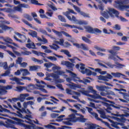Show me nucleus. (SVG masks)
Returning a JSON list of instances; mask_svg holds the SVG:
<instances>
[{
	"label": "nucleus",
	"mask_w": 129,
	"mask_h": 129,
	"mask_svg": "<svg viewBox=\"0 0 129 129\" xmlns=\"http://www.w3.org/2000/svg\"><path fill=\"white\" fill-rule=\"evenodd\" d=\"M111 75L107 73L106 76L100 75L98 76V79L99 80H103V81L108 82L109 80H111L113 77L117 78H120V76H123V77H125V75L118 72L111 73Z\"/></svg>",
	"instance_id": "1"
},
{
	"label": "nucleus",
	"mask_w": 129,
	"mask_h": 129,
	"mask_svg": "<svg viewBox=\"0 0 129 129\" xmlns=\"http://www.w3.org/2000/svg\"><path fill=\"white\" fill-rule=\"evenodd\" d=\"M69 118H66V120L68 121L63 122L64 124H66L67 125H71V122H77V121H80L81 122H86V118L80 117H78L77 118L74 114H71L69 115Z\"/></svg>",
	"instance_id": "2"
},
{
	"label": "nucleus",
	"mask_w": 129,
	"mask_h": 129,
	"mask_svg": "<svg viewBox=\"0 0 129 129\" xmlns=\"http://www.w3.org/2000/svg\"><path fill=\"white\" fill-rule=\"evenodd\" d=\"M113 14L115 15L116 18H118L119 12L113 8H109L108 11H107V12L104 11L102 13L101 15L103 16L105 19H109V16L111 18H114Z\"/></svg>",
	"instance_id": "3"
},
{
	"label": "nucleus",
	"mask_w": 129,
	"mask_h": 129,
	"mask_svg": "<svg viewBox=\"0 0 129 129\" xmlns=\"http://www.w3.org/2000/svg\"><path fill=\"white\" fill-rule=\"evenodd\" d=\"M12 119L11 120L10 119H8V122L9 123H11V124H20V125H22V126H24V127H26L27 128H29V125L22 123L23 122V120L17 118L16 117H11ZM15 120V121H14Z\"/></svg>",
	"instance_id": "4"
},
{
	"label": "nucleus",
	"mask_w": 129,
	"mask_h": 129,
	"mask_svg": "<svg viewBox=\"0 0 129 129\" xmlns=\"http://www.w3.org/2000/svg\"><path fill=\"white\" fill-rule=\"evenodd\" d=\"M27 113V110L26 108H22L20 109L16 112V113L12 112V114H13L14 116H17V117H20V118H25V119H29V117H31V116L28 115H26V116L23 115L21 113Z\"/></svg>",
	"instance_id": "5"
},
{
	"label": "nucleus",
	"mask_w": 129,
	"mask_h": 129,
	"mask_svg": "<svg viewBox=\"0 0 129 129\" xmlns=\"http://www.w3.org/2000/svg\"><path fill=\"white\" fill-rule=\"evenodd\" d=\"M86 32L89 34H101V30L97 28H93L90 26H87L85 27Z\"/></svg>",
	"instance_id": "6"
},
{
	"label": "nucleus",
	"mask_w": 129,
	"mask_h": 129,
	"mask_svg": "<svg viewBox=\"0 0 129 129\" xmlns=\"http://www.w3.org/2000/svg\"><path fill=\"white\" fill-rule=\"evenodd\" d=\"M115 4L118 5V9L120 11L123 12L125 9H129V5H123L124 4V2L121 1V0H117L115 1Z\"/></svg>",
	"instance_id": "7"
},
{
	"label": "nucleus",
	"mask_w": 129,
	"mask_h": 129,
	"mask_svg": "<svg viewBox=\"0 0 129 129\" xmlns=\"http://www.w3.org/2000/svg\"><path fill=\"white\" fill-rule=\"evenodd\" d=\"M53 65L54 64L52 62L45 63L44 64V66L45 67H46V68H47L46 70L48 72H52V70L54 71L55 70H60V69H61V68L60 67H57V66L53 67L52 68V70H50L48 69V68H50V67H52V66H53Z\"/></svg>",
	"instance_id": "8"
},
{
	"label": "nucleus",
	"mask_w": 129,
	"mask_h": 129,
	"mask_svg": "<svg viewBox=\"0 0 129 129\" xmlns=\"http://www.w3.org/2000/svg\"><path fill=\"white\" fill-rule=\"evenodd\" d=\"M114 89L116 91H118L119 92H118L119 94L122 95V96H123V99H127V100H129L128 93H124V92H126V89H122V88H120V89L114 88ZM121 91H123V92H122Z\"/></svg>",
	"instance_id": "9"
},
{
	"label": "nucleus",
	"mask_w": 129,
	"mask_h": 129,
	"mask_svg": "<svg viewBox=\"0 0 129 129\" xmlns=\"http://www.w3.org/2000/svg\"><path fill=\"white\" fill-rule=\"evenodd\" d=\"M105 65H107V66H108V67H109V68H111V69H112L113 68H121V67H123L124 66V65L119 63L117 62H115V64H111V63H110V62H105Z\"/></svg>",
	"instance_id": "10"
},
{
	"label": "nucleus",
	"mask_w": 129,
	"mask_h": 129,
	"mask_svg": "<svg viewBox=\"0 0 129 129\" xmlns=\"http://www.w3.org/2000/svg\"><path fill=\"white\" fill-rule=\"evenodd\" d=\"M72 6H73V8L75 9V11L77 12L79 14H80L81 16H83V17H84V18H90L89 15L88 14H87L84 12L81 11V10L79 7L74 5V4H72Z\"/></svg>",
	"instance_id": "11"
},
{
	"label": "nucleus",
	"mask_w": 129,
	"mask_h": 129,
	"mask_svg": "<svg viewBox=\"0 0 129 129\" xmlns=\"http://www.w3.org/2000/svg\"><path fill=\"white\" fill-rule=\"evenodd\" d=\"M15 11L20 12V13H23V9H22L21 4L18 5L17 7H14L13 10L11 8H7L6 10L7 13H13L15 12Z\"/></svg>",
	"instance_id": "12"
},
{
	"label": "nucleus",
	"mask_w": 129,
	"mask_h": 129,
	"mask_svg": "<svg viewBox=\"0 0 129 129\" xmlns=\"http://www.w3.org/2000/svg\"><path fill=\"white\" fill-rule=\"evenodd\" d=\"M73 45L77 47V48H78V49H82V50L84 51H88L89 50V48L86 46V44L84 43L79 44L78 43H73Z\"/></svg>",
	"instance_id": "13"
},
{
	"label": "nucleus",
	"mask_w": 129,
	"mask_h": 129,
	"mask_svg": "<svg viewBox=\"0 0 129 129\" xmlns=\"http://www.w3.org/2000/svg\"><path fill=\"white\" fill-rule=\"evenodd\" d=\"M108 52L110 53V54H111L108 55V59H110V60H113V61L116 62V61H117V59H116V58L114 57V56H115V55L117 54L116 52L114 51L113 50L111 49L108 50Z\"/></svg>",
	"instance_id": "14"
},
{
	"label": "nucleus",
	"mask_w": 129,
	"mask_h": 129,
	"mask_svg": "<svg viewBox=\"0 0 129 129\" xmlns=\"http://www.w3.org/2000/svg\"><path fill=\"white\" fill-rule=\"evenodd\" d=\"M52 31L53 33H54V34H56L58 37H61L62 34H63V35L66 36V37H68V38H71L72 37L71 36V35L68 34V33L65 31H61V32L57 31L54 29H52Z\"/></svg>",
	"instance_id": "15"
},
{
	"label": "nucleus",
	"mask_w": 129,
	"mask_h": 129,
	"mask_svg": "<svg viewBox=\"0 0 129 129\" xmlns=\"http://www.w3.org/2000/svg\"><path fill=\"white\" fill-rule=\"evenodd\" d=\"M62 64V65L66 66L67 68H68L71 71H73V68L74 66H75L74 63L71 62L69 61H64Z\"/></svg>",
	"instance_id": "16"
},
{
	"label": "nucleus",
	"mask_w": 129,
	"mask_h": 129,
	"mask_svg": "<svg viewBox=\"0 0 129 129\" xmlns=\"http://www.w3.org/2000/svg\"><path fill=\"white\" fill-rule=\"evenodd\" d=\"M86 109H87L88 112H89V113L92 114V115H93V116H94L95 117V118H96V119H97V120H99V121H102V119L98 117V114H97V113L91 112L93 110V109H92V108H90L89 107H86Z\"/></svg>",
	"instance_id": "17"
},
{
	"label": "nucleus",
	"mask_w": 129,
	"mask_h": 129,
	"mask_svg": "<svg viewBox=\"0 0 129 129\" xmlns=\"http://www.w3.org/2000/svg\"><path fill=\"white\" fill-rule=\"evenodd\" d=\"M100 95H101V96H106V95H112L113 96H115V94L112 91L105 90V89H104V91H103V92L100 93Z\"/></svg>",
	"instance_id": "18"
},
{
	"label": "nucleus",
	"mask_w": 129,
	"mask_h": 129,
	"mask_svg": "<svg viewBox=\"0 0 129 129\" xmlns=\"http://www.w3.org/2000/svg\"><path fill=\"white\" fill-rule=\"evenodd\" d=\"M109 121H110V122H111V123H112L111 126L113 127H114L115 128L119 129V126H118V125H123V123H118L117 122H114V121H113L111 119H109Z\"/></svg>",
	"instance_id": "19"
},
{
	"label": "nucleus",
	"mask_w": 129,
	"mask_h": 129,
	"mask_svg": "<svg viewBox=\"0 0 129 129\" xmlns=\"http://www.w3.org/2000/svg\"><path fill=\"white\" fill-rule=\"evenodd\" d=\"M63 27H66V28H71V29H78V30H81V31H83V28L81 27H78L76 25H71L70 24H68L66 23H64V25H63Z\"/></svg>",
	"instance_id": "20"
},
{
	"label": "nucleus",
	"mask_w": 129,
	"mask_h": 129,
	"mask_svg": "<svg viewBox=\"0 0 129 129\" xmlns=\"http://www.w3.org/2000/svg\"><path fill=\"white\" fill-rule=\"evenodd\" d=\"M96 98V99H100L101 100H103V101H105L106 102H109V103H111L112 104H115V103L113 101L108 100L106 98L102 97L99 95H97Z\"/></svg>",
	"instance_id": "21"
},
{
	"label": "nucleus",
	"mask_w": 129,
	"mask_h": 129,
	"mask_svg": "<svg viewBox=\"0 0 129 129\" xmlns=\"http://www.w3.org/2000/svg\"><path fill=\"white\" fill-rule=\"evenodd\" d=\"M12 81H15L17 85H24L25 83L21 82L20 79L17 77L12 78L10 79Z\"/></svg>",
	"instance_id": "22"
},
{
	"label": "nucleus",
	"mask_w": 129,
	"mask_h": 129,
	"mask_svg": "<svg viewBox=\"0 0 129 129\" xmlns=\"http://www.w3.org/2000/svg\"><path fill=\"white\" fill-rule=\"evenodd\" d=\"M82 93L83 94V95H86V96H89V97H92V98H95L96 99V97H97V96L89 94V91H82Z\"/></svg>",
	"instance_id": "23"
},
{
	"label": "nucleus",
	"mask_w": 129,
	"mask_h": 129,
	"mask_svg": "<svg viewBox=\"0 0 129 129\" xmlns=\"http://www.w3.org/2000/svg\"><path fill=\"white\" fill-rule=\"evenodd\" d=\"M0 28L5 30V31H8L9 30H13V28L5 25L4 23L0 24Z\"/></svg>",
	"instance_id": "24"
},
{
	"label": "nucleus",
	"mask_w": 129,
	"mask_h": 129,
	"mask_svg": "<svg viewBox=\"0 0 129 129\" xmlns=\"http://www.w3.org/2000/svg\"><path fill=\"white\" fill-rule=\"evenodd\" d=\"M32 52L33 54H35V55H37V56H41L43 58H45V56H46V53L44 52H38L36 50H32Z\"/></svg>",
	"instance_id": "25"
},
{
	"label": "nucleus",
	"mask_w": 129,
	"mask_h": 129,
	"mask_svg": "<svg viewBox=\"0 0 129 129\" xmlns=\"http://www.w3.org/2000/svg\"><path fill=\"white\" fill-rule=\"evenodd\" d=\"M97 111L99 114H100V117L101 118H106V115H105V112L103 110H97Z\"/></svg>",
	"instance_id": "26"
},
{
	"label": "nucleus",
	"mask_w": 129,
	"mask_h": 129,
	"mask_svg": "<svg viewBox=\"0 0 129 129\" xmlns=\"http://www.w3.org/2000/svg\"><path fill=\"white\" fill-rule=\"evenodd\" d=\"M81 73L83 74H87L88 76H91L92 75V71L88 69H86L85 71H82Z\"/></svg>",
	"instance_id": "27"
},
{
	"label": "nucleus",
	"mask_w": 129,
	"mask_h": 129,
	"mask_svg": "<svg viewBox=\"0 0 129 129\" xmlns=\"http://www.w3.org/2000/svg\"><path fill=\"white\" fill-rule=\"evenodd\" d=\"M8 93V91L6 90L4 86L0 87V95H5Z\"/></svg>",
	"instance_id": "28"
},
{
	"label": "nucleus",
	"mask_w": 129,
	"mask_h": 129,
	"mask_svg": "<svg viewBox=\"0 0 129 129\" xmlns=\"http://www.w3.org/2000/svg\"><path fill=\"white\" fill-rule=\"evenodd\" d=\"M73 80L74 82H76V83H78V82H79V83H83L84 84V81L80 80V78L77 77V75Z\"/></svg>",
	"instance_id": "29"
},
{
	"label": "nucleus",
	"mask_w": 129,
	"mask_h": 129,
	"mask_svg": "<svg viewBox=\"0 0 129 129\" xmlns=\"http://www.w3.org/2000/svg\"><path fill=\"white\" fill-rule=\"evenodd\" d=\"M7 112L8 113H11L12 114V113L13 112H11L10 110H8V109H6L4 107H3V106L2 105H0V112Z\"/></svg>",
	"instance_id": "30"
},
{
	"label": "nucleus",
	"mask_w": 129,
	"mask_h": 129,
	"mask_svg": "<svg viewBox=\"0 0 129 129\" xmlns=\"http://www.w3.org/2000/svg\"><path fill=\"white\" fill-rule=\"evenodd\" d=\"M60 52L61 53H64V54H65V55L68 56V57H69V58H71L72 55L71 54H70V52H69V51L65 49H61L60 50Z\"/></svg>",
	"instance_id": "31"
},
{
	"label": "nucleus",
	"mask_w": 129,
	"mask_h": 129,
	"mask_svg": "<svg viewBox=\"0 0 129 129\" xmlns=\"http://www.w3.org/2000/svg\"><path fill=\"white\" fill-rule=\"evenodd\" d=\"M49 47H50V48H51V49L55 50V51H57L58 50V49H60V46H59V45H58L55 43H53L52 45H49Z\"/></svg>",
	"instance_id": "32"
},
{
	"label": "nucleus",
	"mask_w": 129,
	"mask_h": 129,
	"mask_svg": "<svg viewBox=\"0 0 129 129\" xmlns=\"http://www.w3.org/2000/svg\"><path fill=\"white\" fill-rule=\"evenodd\" d=\"M26 46L28 49H35V47H36V45H35V43H27L26 44Z\"/></svg>",
	"instance_id": "33"
},
{
	"label": "nucleus",
	"mask_w": 129,
	"mask_h": 129,
	"mask_svg": "<svg viewBox=\"0 0 129 129\" xmlns=\"http://www.w3.org/2000/svg\"><path fill=\"white\" fill-rule=\"evenodd\" d=\"M82 39L83 40V41H84V42H85V43H87L88 44H91L92 43L90 39L87 38V37L85 36H82Z\"/></svg>",
	"instance_id": "34"
},
{
	"label": "nucleus",
	"mask_w": 129,
	"mask_h": 129,
	"mask_svg": "<svg viewBox=\"0 0 129 129\" xmlns=\"http://www.w3.org/2000/svg\"><path fill=\"white\" fill-rule=\"evenodd\" d=\"M24 72V73L22 74L23 76H27L28 74H30V72H29V71L26 69H20V72Z\"/></svg>",
	"instance_id": "35"
},
{
	"label": "nucleus",
	"mask_w": 129,
	"mask_h": 129,
	"mask_svg": "<svg viewBox=\"0 0 129 129\" xmlns=\"http://www.w3.org/2000/svg\"><path fill=\"white\" fill-rule=\"evenodd\" d=\"M23 17L24 18H25V19H27L28 21H33V18L32 17V16H31L29 14H25L23 15Z\"/></svg>",
	"instance_id": "36"
},
{
	"label": "nucleus",
	"mask_w": 129,
	"mask_h": 129,
	"mask_svg": "<svg viewBox=\"0 0 129 129\" xmlns=\"http://www.w3.org/2000/svg\"><path fill=\"white\" fill-rule=\"evenodd\" d=\"M21 54L23 55V56H30V55H32V52L27 50H24V51H22Z\"/></svg>",
	"instance_id": "37"
},
{
	"label": "nucleus",
	"mask_w": 129,
	"mask_h": 129,
	"mask_svg": "<svg viewBox=\"0 0 129 129\" xmlns=\"http://www.w3.org/2000/svg\"><path fill=\"white\" fill-rule=\"evenodd\" d=\"M96 88L98 91H101V92H102L103 91H104V89L106 88V86L102 87L97 85L96 86Z\"/></svg>",
	"instance_id": "38"
},
{
	"label": "nucleus",
	"mask_w": 129,
	"mask_h": 129,
	"mask_svg": "<svg viewBox=\"0 0 129 129\" xmlns=\"http://www.w3.org/2000/svg\"><path fill=\"white\" fill-rule=\"evenodd\" d=\"M10 74H11V70L8 69V70H7L5 72V73L1 75L0 78H1V76H2L3 77H6V76H9V75H10Z\"/></svg>",
	"instance_id": "39"
},
{
	"label": "nucleus",
	"mask_w": 129,
	"mask_h": 129,
	"mask_svg": "<svg viewBox=\"0 0 129 129\" xmlns=\"http://www.w3.org/2000/svg\"><path fill=\"white\" fill-rule=\"evenodd\" d=\"M32 60L34 62H37L38 64H43L44 63V61H43V60H42V59L39 60L35 57H32Z\"/></svg>",
	"instance_id": "40"
},
{
	"label": "nucleus",
	"mask_w": 129,
	"mask_h": 129,
	"mask_svg": "<svg viewBox=\"0 0 129 129\" xmlns=\"http://www.w3.org/2000/svg\"><path fill=\"white\" fill-rule=\"evenodd\" d=\"M109 31L110 32H107V29H106L105 28L103 29V33H104V34H107V35H110L111 33V34H116V33L113 32V31H112L111 29L109 30Z\"/></svg>",
	"instance_id": "41"
},
{
	"label": "nucleus",
	"mask_w": 129,
	"mask_h": 129,
	"mask_svg": "<svg viewBox=\"0 0 129 129\" xmlns=\"http://www.w3.org/2000/svg\"><path fill=\"white\" fill-rule=\"evenodd\" d=\"M28 34L30 35V36L33 37V38H37L38 35L37 32L34 31H32L31 32H29Z\"/></svg>",
	"instance_id": "42"
},
{
	"label": "nucleus",
	"mask_w": 129,
	"mask_h": 129,
	"mask_svg": "<svg viewBox=\"0 0 129 129\" xmlns=\"http://www.w3.org/2000/svg\"><path fill=\"white\" fill-rule=\"evenodd\" d=\"M58 18L60 22H62V23H66L67 21L66 19H65V17L64 16H61V15H58Z\"/></svg>",
	"instance_id": "43"
},
{
	"label": "nucleus",
	"mask_w": 129,
	"mask_h": 129,
	"mask_svg": "<svg viewBox=\"0 0 129 129\" xmlns=\"http://www.w3.org/2000/svg\"><path fill=\"white\" fill-rule=\"evenodd\" d=\"M112 107H114V108H115L116 109H117L118 110H121L122 108H124V107L122 106H120L119 105H117L116 106L113 104Z\"/></svg>",
	"instance_id": "44"
},
{
	"label": "nucleus",
	"mask_w": 129,
	"mask_h": 129,
	"mask_svg": "<svg viewBox=\"0 0 129 129\" xmlns=\"http://www.w3.org/2000/svg\"><path fill=\"white\" fill-rule=\"evenodd\" d=\"M54 43H56V44H58L60 46H64V39H60V41H54Z\"/></svg>",
	"instance_id": "45"
},
{
	"label": "nucleus",
	"mask_w": 129,
	"mask_h": 129,
	"mask_svg": "<svg viewBox=\"0 0 129 129\" xmlns=\"http://www.w3.org/2000/svg\"><path fill=\"white\" fill-rule=\"evenodd\" d=\"M22 22L25 24V25H27L29 27H30V28H32L33 25L31 23H29V22L28 21L25 20V19H22Z\"/></svg>",
	"instance_id": "46"
},
{
	"label": "nucleus",
	"mask_w": 129,
	"mask_h": 129,
	"mask_svg": "<svg viewBox=\"0 0 129 129\" xmlns=\"http://www.w3.org/2000/svg\"><path fill=\"white\" fill-rule=\"evenodd\" d=\"M4 42H6V43H8L9 44H12V42H13V40L9 37L4 39Z\"/></svg>",
	"instance_id": "47"
},
{
	"label": "nucleus",
	"mask_w": 129,
	"mask_h": 129,
	"mask_svg": "<svg viewBox=\"0 0 129 129\" xmlns=\"http://www.w3.org/2000/svg\"><path fill=\"white\" fill-rule=\"evenodd\" d=\"M67 72L68 73H70V74H71L72 77H73V80L75 78V77L77 75L76 74H75L74 73L72 72V71H71L70 70H67Z\"/></svg>",
	"instance_id": "48"
},
{
	"label": "nucleus",
	"mask_w": 129,
	"mask_h": 129,
	"mask_svg": "<svg viewBox=\"0 0 129 129\" xmlns=\"http://www.w3.org/2000/svg\"><path fill=\"white\" fill-rule=\"evenodd\" d=\"M44 127L48 129H56V127L55 126H53L51 124L45 125H44Z\"/></svg>",
	"instance_id": "49"
},
{
	"label": "nucleus",
	"mask_w": 129,
	"mask_h": 129,
	"mask_svg": "<svg viewBox=\"0 0 129 129\" xmlns=\"http://www.w3.org/2000/svg\"><path fill=\"white\" fill-rule=\"evenodd\" d=\"M94 48L98 51H100L101 52H105V51H106V50L105 49L101 48L97 46H95Z\"/></svg>",
	"instance_id": "50"
},
{
	"label": "nucleus",
	"mask_w": 129,
	"mask_h": 129,
	"mask_svg": "<svg viewBox=\"0 0 129 129\" xmlns=\"http://www.w3.org/2000/svg\"><path fill=\"white\" fill-rule=\"evenodd\" d=\"M26 88L25 87L19 86V87H16V89L17 91H23L24 89H25Z\"/></svg>",
	"instance_id": "51"
},
{
	"label": "nucleus",
	"mask_w": 129,
	"mask_h": 129,
	"mask_svg": "<svg viewBox=\"0 0 129 129\" xmlns=\"http://www.w3.org/2000/svg\"><path fill=\"white\" fill-rule=\"evenodd\" d=\"M20 6L21 8H24V9H30V6L28 4H21Z\"/></svg>",
	"instance_id": "52"
},
{
	"label": "nucleus",
	"mask_w": 129,
	"mask_h": 129,
	"mask_svg": "<svg viewBox=\"0 0 129 129\" xmlns=\"http://www.w3.org/2000/svg\"><path fill=\"white\" fill-rule=\"evenodd\" d=\"M15 34H16L17 36H18L19 38H20V39H22V37H23V38L26 39V36L23 34H22L19 32H15Z\"/></svg>",
	"instance_id": "53"
},
{
	"label": "nucleus",
	"mask_w": 129,
	"mask_h": 129,
	"mask_svg": "<svg viewBox=\"0 0 129 129\" xmlns=\"http://www.w3.org/2000/svg\"><path fill=\"white\" fill-rule=\"evenodd\" d=\"M30 68V71H35L36 70H38V67L37 66H30L29 67Z\"/></svg>",
	"instance_id": "54"
},
{
	"label": "nucleus",
	"mask_w": 129,
	"mask_h": 129,
	"mask_svg": "<svg viewBox=\"0 0 129 129\" xmlns=\"http://www.w3.org/2000/svg\"><path fill=\"white\" fill-rule=\"evenodd\" d=\"M125 109L126 110H123V109L122 108L121 110L123 111L124 113H125L124 116H129V113H127L129 112V111L126 109V108H125Z\"/></svg>",
	"instance_id": "55"
},
{
	"label": "nucleus",
	"mask_w": 129,
	"mask_h": 129,
	"mask_svg": "<svg viewBox=\"0 0 129 129\" xmlns=\"http://www.w3.org/2000/svg\"><path fill=\"white\" fill-rule=\"evenodd\" d=\"M23 58L22 57H18L17 59L16 60V64H19L21 65L22 64V61Z\"/></svg>",
	"instance_id": "56"
},
{
	"label": "nucleus",
	"mask_w": 129,
	"mask_h": 129,
	"mask_svg": "<svg viewBox=\"0 0 129 129\" xmlns=\"http://www.w3.org/2000/svg\"><path fill=\"white\" fill-rule=\"evenodd\" d=\"M6 52H7V53H8V54H9V55H10V56H12V57H13V58H16V55H15V54H14V53H13V52L9 50H7Z\"/></svg>",
	"instance_id": "57"
},
{
	"label": "nucleus",
	"mask_w": 129,
	"mask_h": 129,
	"mask_svg": "<svg viewBox=\"0 0 129 129\" xmlns=\"http://www.w3.org/2000/svg\"><path fill=\"white\" fill-rule=\"evenodd\" d=\"M29 96V94L25 93V94H20V98H26V97H28Z\"/></svg>",
	"instance_id": "58"
},
{
	"label": "nucleus",
	"mask_w": 129,
	"mask_h": 129,
	"mask_svg": "<svg viewBox=\"0 0 129 129\" xmlns=\"http://www.w3.org/2000/svg\"><path fill=\"white\" fill-rule=\"evenodd\" d=\"M4 88H5V90H10L13 89V86L7 85L6 86H4Z\"/></svg>",
	"instance_id": "59"
},
{
	"label": "nucleus",
	"mask_w": 129,
	"mask_h": 129,
	"mask_svg": "<svg viewBox=\"0 0 129 129\" xmlns=\"http://www.w3.org/2000/svg\"><path fill=\"white\" fill-rule=\"evenodd\" d=\"M90 107H93V108H95L96 109V107H95V104L94 103L90 102V105H88Z\"/></svg>",
	"instance_id": "60"
},
{
	"label": "nucleus",
	"mask_w": 129,
	"mask_h": 129,
	"mask_svg": "<svg viewBox=\"0 0 129 129\" xmlns=\"http://www.w3.org/2000/svg\"><path fill=\"white\" fill-rule=\"evenodd\" d=\"M19 98H13L11 99H9V101L10 102H12V101H14V102H17V101H18L19 100Z\"/></svg>",
	"instance_id": "61"
},
{
	"label": "nucleus",
	"mask_w": 129,
	"mask_h": 129,
	"mask_svg": "<svg viewBox=\"0 0 129 129\" xmlns=\"http://www.w3.org/2000/svg\"><path fill=\"white\" fill-rule=\"evenodd\" d=\"M112 49L114 51H119V50H120V47H119V46H114L112 47Z\"/></svg>",
	"instance_id": "62"
},
{
	"label": "nucleus",
	"mask_w": 129,
	"mask_h": 129,
	"mask_svg": "<svg viewBox=\"0 0 129 129\" xmlns=\"http://www.w3.org/2000/svg\"><path fill=\"white\" fill-rule=\"evenodd\" d=\"M38 3V2L37 0H31V3L32 5H35V6H37Z\"/></svg>",
	"instance_id": "63"
},
{
	"label": "nucleus",
	"mask_w": 129,
	"mask_h": 129,
	"mask_svg": "<svg viewBox=\"0 0 129 129\" xmlns=\"http://www.w3.org/2000/svg\"><path fill=\"white\" fill-rule=\"evenodd\" d=\"M96 128V125L94 124L90 125L88 127V129H95Z\"/></svg>",
	"instance_id": "64"
}]
</instances>
